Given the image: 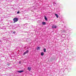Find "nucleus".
Instances as JSON below:
<instances>
[{"label": "nucleus", "mask_w": 76, "mask_h": 76, "mask_svg": "<svg viewBox=\"0 0 76 76\" xmlns=\"http://www.w3.org/2000/svg\"><path fill=\"white\" fill-rule=\"evenodd\" d=\"M28 52H29V51L28 50H26L25 52L26 53V54H28Z\"/></svg>", "instance_id": "nucleus-11"}, {"label": "nucleus", "mask_w": 76, "mask_h": 76, "mask_svg": "<svg viewBox=\"0 0 76 76\" xmlns=\"http://www.w3.org/2000/svg\"><path fill=\"white\" fill-rule=\"evenodd\" d=\"M55 15L56 17L57 18H58V15H57V14H55Z\"/></svg>", "instance_id": "nucleus-6"}, {"label": "nucleus", "mask_w": 76, "mask_h": 76, "mask_svg": "<svg viewBox=\"0 0 76 76\" xmlns=\"http://www.w3.org/2000/svg\"><path fill=\"white\" fill-rule=\"evenodd\" d=\"M44 53L42 52L41 53V56H44Z\"/></svg>", "instance_id": "nucleus-7"}, {"label": "nucleus", "mask_w": 76, "mask_h": 76, "mask_svg": "<svg viewBox=\"0 0 76 76\" xmlns=\"http://www.w3.org/2000/svg\"><path fill=\"white\" fill-rule=\"evenodd\" d=\"M28 69L29 71H30L31 70V67H28Z\"/></svg>", "instance_id": "nucleus-4"}, {"label": "nucleus", "mask_w": 76, "mask_h": 76, "mask_svg": "<svg viewBox=\"0 0 76 76\" xmlns=\"http://www.w3.org/2000/svg\"><path fill=\"white\" fill-rule=\"evenodd\" d=\"M45 19L46 20H47V18H46L45 16Z\"/></svg>", "instance_id": "nucleus-8"}, {"label": "nucleus", "mask_w": 76, "mask_h": 76, "mask_svg": "<svg viewBox=\"0 0 76 76\" xmlns=\"http://www.w3.org/2000/svg\"><path fill=\"white\" fill-rule=\"evenodd\" d=\"M13 34H15L16 33V32L15 31H14L13 32Z\"/></svg>", "instance_id": "nucleus-13"}, {"label": "nucleus", "mask_w": 76, "mask_h": 76, "mask_svg": "<svg viewBox=\"0 0 76 76\" xmlns=\"http://www.w3.org/2000/svg\"><path fill=\"white\" fill-rule=\"evenodd\" d=\"M19 13H20V12L19 11H18L17 12V13L18 14Z\"/></svg>", "instance_id": "nucleus-15"}, {"label": "nucleus", "mask_w": 76, "mask_h": 76, "mask_svg": "<svg viewBox=\"0 0 76 76\" xmlns=\"http://www.w3.org/2000/svg\"><path fill=\"white\" fill-rule=\"evenodd\" d=\"M26 54V52H25L23 53V55H25V54Z\"/></svg>", "instance_id": "nucleus-12"}, {"label": "nucleus", "mask_w": 76, "mask_h": 76, "mask_svg": "<svg viewBox=\"0 0 76 76\" xmlns=\"http://www.w3.org/2000/svg\"><path fill=\"white\" fill-rule=\"evenodd\" d=\"M37 50H40V49L39 48V47H38L37 48Z\"/></svg>", "instance_id": "nucleus-10"}, {"label": "nucleus", "mask_w": 76, "mask_h": 76, "mask_svg": "<svg viewBox=\"0 0 76 76\" xmlns=\"http://www.w3.org/2000/svg\"><path fill=\"white\" fill-rule=\"evenodd\" d=\"M18 73H22V72H23V70H22V71H18Z\"/></svg>", "instance_id": "nucleus-3"}, {"label": "nucleus", "mask_w": 76, "mask_h": 76, "mask_svg": "<svg viewBox=\"0 0 76 76\" xmlns=\"http://www.w3.org/2000/svg\"><path fill=\"white\" fill-rule=\"evenodd\" d=\"M7 66H10V64L8 63V64H7Z\"/></svg>", "instance_id": "nucleus-14"}, {"label": "nucleus", "mask_w": 76, "mask_h": 76, "mask_svg": "<svg viewBox=\"0 0 76 76\" xmlns=\"http://www.w3.org/2000/svg\"><path fill=\"white\" fill-rule=\"evenodd\" d=\"M43 50L44 52H46V49H45V48H44Z\"/></svg>", "instance_id": "nucleus-9"}, {"label": "nucleus", "mask_w": 76, "mask_h": 76, "mask_svg": "<svg viewBox=\"0 0 76 76\" xmlns=\"http://www.w3.org/2000/svg\"><path fill=\"white\" fill-rule=\"evenodd\" d=\"M19 63H20V62H19Z\"/></svg>", "instance_id": "nucleus-16"}, {"label": "nucleus", "mask_w": 76, "mask_h": 76, "mask_svg": "<svg viewBox=\"0 0 76 76\" xmlns=\"http://www.w3.org/2000/svg\"><path fill=\"white\" fill-rule=\"evenodd\" d=\"M52 28H57V26H54V25H53L52 26Z\"/></svg>", "instance_id": "nucleus-2"}, {"label": "nucleus", "mask_w": 76, "mask_h": 76, "mask_svg": "<svg viewBox=\"0 0 76 76\" xmlns=\"http://www.w3.org/2000/svg\"><path fill=\"white\" fill-rule=\"evenodd\" d=\"M42 24L43 25H46V23L44 22H42Z\"/></svg>", "instance_id": "nucleus-5"}, {"label": "nucleus", "mask_w": 76, "mask_h": 76, "mask_svg": "<svg viewBox=\"0 0 76 76\" xmlns=\"http://www.w3.org/2000/svg\"><path fill=\"white\" fill-rule=\"evenodd\" d=\"M14 20V23H15V22H17L18 21V18H14L13 19Z\"/></svg>", "instance_id": "nucleus-1"}]
</instances>
